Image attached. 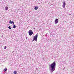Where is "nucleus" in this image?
Segmentation results:
<instances>
[{"mask_svg": "<svg viewBox=\"0 0 74 74\" xmlns=\"http://www.w3.org/2000/svg\"><path fill=\"white\" fill-rule=\"evenodd\" d=\"M14 74H17V72H16V71H14Z\"/></svg>", "mask_w": 74, "mask_h": 74, "instance_id": "11", "label": "nucleus"}, {"mask_svg": "<svg viewBox=\"0 0 74 74\" xmlns=\"http://www.w3.org/2000/svg\"><path fill=\"white\" fill-rule=\"evenodd\" d=\"M13 28H14V29H15L16 28V25H15L14 24H13Z\"/></svg>", "mask_w": 74, "mask_h": 74, "instance_id": "9", "label": "nucleus"}, {"mask_svg": "<svg viewBox=\"0 0 74 74\" xmlns=\"http://www.w3.org/2000/svg\"><path fill=\"white\" fill-rule=\"evenodd\" d=\"M12 23H13V25H14V21H12Z\"/></svg>", "mask_w": 74, "mask_h": 74, "instance_id": "14", "label": "nucleus"}, {"mask_svg": "<svg viewBox=\"0 0 74 74\" xmlns=\"http://www.w3.org/2000/svg\"><path fill=\"white\" fill-rule=\"evenodd\" d=\"M59 22V20H58V19L57 18L55 20V24H57Z\"/></svg>", "mask_w": 74, "mask_h": 74, "instance_id": "4", "label": "nucleus"}, {"mask_svg": "<svg viewBox=\"0 0 74 74\" xmlns=\"http://www.w3.org/2000/svg\"><path fill=\"white\" fill-rule=\"evenodd\" d=\"M9 23H10V24H12V21H9Z\"/></svg>", "mask_w": 74, "mask_h": 74, "instance_id": "10", "label": "nucleus"}, {"mask_svg": "<svg viewBox=\"0 0 74 74\" xmlns=\"http://www.w3.org/2000/svg\"><path fill=\"white\" fill-rule=\"evenodd\" d=\"M27 37H26V39H27Z\"/></svg>", "mask_w": 74, "mask_h": 74, "instance_id": "17", "label": "nucleus"}, {"mask_svg": "<svg viewBox=\"0 0 74 74\" xmlns=\"http://www.w3.org/2000/svg\"><path fill=\"white\" fill-rule=\"evenodd\" d=\"M65 67H64V69H65Z\"/></svg>", "mask_w": 74, "mask_h": 74, "instance_id": "18", "label": "nucleus"}, {"mask_svg": "<svg viewBox=\"0 0 74 74\" xmlns=\"http://www.w3.org/2000/svg\"><path fill=\"white\" fill-rule=\"evenodd\" d=\"M7 48V46H5L4 47V49H6V48Z\"/></svg>", "mask_w": 74, "mask_h": 74, "instance_id": "13", "label": "nucleus"}, {"mask_svg": "<svg viewBox=\"0 0 74 74\" xmlns=\"http://www.w3.org/2000/svg\"><path fill=\"white\" fill-rule=\"evenodd\" d=\"M34 9L35 10H37L38 9V7L37 6H36L34 8Z\"/></svg>", "mask_w": 74, "mask_h": 74, "instance_id": "7", "label": "nucleus"}, {"mask_svg": "<svg viewBox=\"0 0 74 74\" xmlns=\"http://www.w3.org/2000/svg\"><path fill=\"white\" fill-rule=\"evenodd\" d=\"M8 28H9V29H11V26H9L8 27Z\"/></svg>", "mask_w": 74, "mask_h": 74, "instance_id": "12", "label": "nucleus"}, {"mask_svg": "<svg viewBox=\"0 0 74 74\" xmlns=\"http://www.w3.org/2000/svg\"><path fill=\"white\" fill-rule=\"evenodd\" d=\"M49 69L51 73H52L56 69V61H54L51 64L49 65Z\"/></svg>", "mask_w": 74, "mask_h": 74, "instance_id": "1", "label": "nucleus"}, {"mask_svg": "<svg viewBox=\"0 0 74 74\" xmlns=\"http://www.w3.org/2000/svg\"><path fill=\"white\" fill-rule=\"evenodd\" d=\"M34 40V39H33L32 40V41L33 42Z\"/></svg>", "mask_w": 74, "mask_h": 74, "instance_id": "15", "label": "nucleus"}, {"mask_svg": "<svg viewBox=\"0 0 74 74\" xmlns=\"http://www.w3.org/2000/svg\"><path fill=\"white\" fill-rule=\"evenodd\" d=\"M38 37V34H37L36 36H34V40L35 41H37V38Z\"/></svg>", "mask_w": 74, "mask_h": 74, "instance_id": "2", "label": "nucleus"}, {"mask_svg": "<svg viewBox=\"0 0 74 74\" xmlns=\"http://www.w3.org/2000/svg\"><path fill=\"white\" fill-rule=\"evenodd\" d=\"M7 68H5L4 69L3 71H4V72H5V71H7Z\"/></svg>", "mask_w": 74, "mask_h": 74, "instance_id": "8", "label": "nucleus"}, {"mask_svg": "<svg viewBox=\"0 0 74 74\" xmlns=\"http://www.w3.org/2000/svg\"><path fill=\"white\" fill-rule=\"evenodd\" d=\"M63 6L62 7H63V8H65V7L66 6V3L64 2H63Z\"/></svg>", "mask_w": 74, "mask_h": 74, "instance_id": "5", "label": "nucleus"}, {"mask_svg": "<svg viewBox=\"0 0 74 74\" xmlns=\"http://www.w3.org/2000/svg\"><path fill=\"white\" fill-rule=\"evenodd\" d=\"M28 33L29 36H32V35H33V32L32 31V30H30L28 32Z\"/></svg>", "mask_w": 74, "mask_h": 74, "instance_id": "3", "label": "nucleus"}, {"mask_svg": "<svg viewBox=\"0 0 74 74\" xmlns=\"http://www.w3.org/2000/svg\"><path fill=\"white\" fill-rule=\"evenodd\" d=\"M33 29H34V30L35 29V28L34 27V28H33Z\"/></svg>", "mask_w": 74, "mask_h": 74, "instance_id": "16", "label": "nucleus"}, {"mask_svg": "<svg viewBox=\"0 0 74 74\" xmlns=\"http://www.w3.org/2000/svg\"><path fill=\"white\" fill-rule=\"evenodd\" d=\"M5 10H8V7L6 6L5 7Z\"/></svg>", "mask_w": 74, "mask_h": 74, "instance_id": "6", "label": "nucleus"}]
</instances>
